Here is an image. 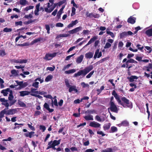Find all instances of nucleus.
I'll return each instance as SVG.
<instances>
[{
	"label": "nucleus",
	"instance_id": "3c124183",
	"mask_svg": "<svg viewBox=\"0 0 152 152\" xmlns=\"http://www.w3.org/2000/svg\"><path fill=\"white\" fill-rule=\"evenodd\" d=\"M75 86H71L70 87H69V92H71L72 91L74 90Z\"/></svg>",
	"mask_w": 152,
	"mask_h": 152
},
{
	"label": "nucleus",
	"instance_id": "4d7b16f0",
	"mask_svg": "<svg viewBox=\"0 0 152 152\" xmlns=\"http://www.w3.org/2000/svg\"><path fill=\"white\" fill-rule=\"evenodd\" d=\"M39 84L38 82H36L33 83L32 86L35 88H37L38 87Z\"/></svg>",
	"mask_w": 152,
	"mask_h": 152
},
{
	"label": "nucleus",
	"instance_id": "c85d7f7f",
	"mask_svg": "<svg viewBox=\"0 0 152 152\" xmlns=\"http://www.w3.org/2000/svg\"><path fill=\"white\" fill-rule=\"evenodd\" d=\"M14 125L15 126L14 127V129H16L17 128H19L20 127L23 126V124H19L17 123H15L14 124Z\"/></svg>",
	"mask_w": 152,
	"mask_h": 152
},
{
	"label": "nucleus",
	"instance_id": "13d9d810",
	"mask_svg": "<svg viewBox=\"0 0 152 152\" xmlns=\"http://www.w3.org/2000/svg\"><path fill=\"white\" fill-rule=\"evenodd\" d=\"M41 40V38H39L37 39H35L33 40L32 41V42L33 44L35 43H36L37 42H39Z\"/></svg>",
	"mask_w": 152,
	"mask_h": 152
},
{
	"label": "nucleus",
	"instance_id": "49530a36",
	"mask_svg": "<svg viewBox=\"0 0 152 152\" xmlns=\"http://www.w3.org/2000/svg\"><path fill=\"white\" fill-rule=\"evenodd\" d=\"M34 6H29L27 7H26L24 8V10L26 11H28L29 10L32 9L33 8Z\"/></svg>",
	"mask_w": 152,
	"mask_h": 152
},
{
	"label": "nucleus",
	"instance_id": "2eb2a0df",
	"mask_svg": "<svg viewBox=\"0 0 152 152\" xmlns=\"http://www.w3.org/2000/svg\"><path fill=\"white\" fill-rule=\"evenodd\" d=\"M11 90L10 88H8L5 89L1 91V93L3 94L4 96H6L8 94V92H10Z\"/></svg>",
	"mask_w": 152,
	"mask_h": 152
},
{
	"label": "nucleus",
	"instance_id": "2f4dec72",
	"mask_svg": "<svg viewBox=\"0 0 152 152\" xmlns=\"http://www.w3.org/2000/svg\"><path fill=\"white\" fill-rule=\"evenodd\" d=\"M102 152H113V150L112 148H109L102 150Z\"/></svg>",
	"mask_w": 152,
	"mask_h": 152
},
{
	"label": "nucleus",
	"instance_id": "1a4fd4ad",
	"mask_svg": "<svg viewBox=\"0 0 152 152\" xmlns=\"http://www.w3.org/2000/svg\"><path fill=\"white\" fill-rule=\"evenodd\" d=\"M89 125L90 126L94 128H99L100 127L101 125L98 123L93 121L91 122Z\"/></svg>",
	"mask_w": 152,
	"mask_h": 152
},
{
	"label": "nucleus",
	"instance_id": "412c9836",
	"mask_svg": "<svg viewBox=\"0 0 152 152\" xmlns=\"http://www.w3.org/2000/svg\"><path fill=\"white\" fill-rule=\"evenodd\" d=\"M84 57L83 55H81L77 58L76 62L78 64L80 63L82 61Z\"/></svg>",
	"mask_w": 152,
	"mask_h": 152
},
{
	"label": "nucleus",
	"instance_id": "5701e85b",
	"mask_svg": "<svg viewBox=\"0 0 152 152\" xmlns=\"http://www.w3.org/2000/svg\"><path fill=\"white\" fill-rule=\"evenodd\" d=\"M40 6V3L36 5V10L34 11V14L35 15H39L38 12L39 11V7Z\"/></svg>",
	"mask_w": 152,
	"mask_h": 152
},
{
	"label": "nucleus",
	"instance_id": "f3484780",
	"mask_svg": "<svg viewBox=\"0 0 152 152\" xmlns=\"http://www.w3.org/2000/svg\"><path fill=\"white\" fill-rule=\"evenodd\" d=\"M125 62H126L125 64H123L121 65V68L126 67V68H127L129 66L128 64L129 63L127 61L126 58H124L122 61L123 63H124Z\"/></svg>",
	"mask_w": 152,
	"mask_h": 152
},
{
	"label": "nucleus",
	"instance_id": "4c0bfd02",
	"mask_svg": "<svg viewBox=\"0 0 152 152\" xmlns=\"http://www.w3.org/2000/svg\"><path fill=\"white\" fill-rule=\"evenodd\" d=\"M141 45H140V44H137L136 45V47H137L138 49L140 50L142 52H143L144 50H143V49L144 48V47L143 46L141 47Z\"/></svg>",
	"mask_w": 152,
	"mask_h": 152
},
{
	"label": "nucleus",
	"instance_id": "09e8293b",
	"mask_svg": "<svg viewBox=\"0 0 152 152\" xmlns=\"http://www.w3.org/2000/svg\"><path fill=\"white\" fill-rule=\"evenodd\" d=\"M121 124L122 125V126H128L129 125V123L128 122L126 121H124L122 122H121Z\"/></svg>",
	"mask_w": 152,
	"mask_h": 152
},
{
	"label": "nucleus",
	"instance_id": "c03bdc74",
	"mask_svg": "<svg viewBox=\"0 0 152 152\" xmlns=\"http://www.w3.org/2000/svg\"><path fill=\"white\" fill-rule=\"evenodd\" d=\"M3 31L6 32H10L12 31V29L11 28H8L7 27H6L3 29Z\"/></svg>",
	"mask_w": 152,
	"mask_h": 152
},
{
	"label": "nucleus",
	"instance_id": "9d476101",
	"mask_svg": "<svg viewBox=\"0 0 152 152\" xmlns=\"http://www.w3.org/2000/svg\"><path fill=\"white\" fill-rule=\"evenodd\" d=\"M136 20V18L132 16H131L128 18L127 21L128 23L133 24L135 23Z\"/></svg>",
	"mask_w": 152,
	"mask_h": 152
},
{
	"label": "nucleus",
	"instance_id": "39448f33",
	"mask_svg": "<svg viewBox=\"0 0 152 152\" xmlns=\"http://www.w3.org/2000/svg\"><path fill=\"white\" fill-rule=\"evenodd\" d=\"M86 15L87 17H89L90 18H98L100 17L99 15L94 13L92 12L89 13L88 12H87L86 13Z\"/></svg>",
	"mask_w": 152,
	"mask_h": 152
},
{
	"label": "nucleus",
	"instance_id": "864d4df0",
	"mask_svg": "<svg viewBox=\"0 0 152 152\" xmlns=\"http://www.w3.org/2000/svg\"><path fill=\"white\" fill-rule=\"evenodd\" d=\"M9 102V106H11L12 105H13L16 102V100L15 99H12V100H10Z\"/></svg>",
	"mask_w": 152,
	"mask_h": 152
},
{
	"label": "nucleus",
	"instance_id": "393cba45",
	"mask_svg": "<svg viewBox=\"0 0 152 152\" xmlns=\"http://www.w3.org/2000/svg\"><path fill=\"white\" fill-rule=\"evenodd\" d=\"M34 134V132L32 131L28 133H25L24 134V135L27 137H29L30 138H31L32 135Z\"/></svg>",
	"mask_w": 152,
	"mask_h": 152
},
{
	"label": "nucleus",
	"instance_id": "f257e3e1",
	"mask_svg": "<svg viewBox=\"0 0 152 152\" xmlns=\"http://www.w3.org/2000/svg\"><path fill=\"white\" fill-rule=\"evenodd\" d=\"M93 68L92 65H90L89 66L86 67L84 69L80 70L77 73H75L74 76L77 77L81 75H82L83 77H84L92 70Z\"/></svg>",
	"mask_w": 152,
	"mask_h": 152
},
{
	"label": "nucleus",
	"instance_id": "8fccbe9b",
	"mask_svg": "<svg viewBox=\"0 0 152 152\" xmlns=\"http://www.w3.org/2000/svg\"><path fill=\"white\" fill-rule=\"evenodd\" d=\"M94 70L92 71L86 76V78H90L92 75L94 74Z\"/></svg>",
	"mask_w": 152,
	"mask_h": 152
},
{
	"label": "nucleus",
	"instance_id": "58836bf2",
	"mask_svg": "<svg viewBox=\"0 0 152 152\" xmlns=\"http://www.w3.org/2000/svg\"><path fill=\"white\" fill-rule=\"evenodd\" d=\"M108 29H107L106 30V33L110 35L112 38H114L115 37L114 34L113 32L108 31Z\"/></svg>",
	"mask_w": 152,
	"mask_h": 152
},
{
	"label": "nucleus",
	"instance_id": "a19ab883",
	"mask_svg": "<svg viewBox=\"0 0 152 152\" xmlns=\"http://www.w3.org/2000/svg\"><path fill=\"white\" fill-rule=\"evenodd\" d=\"M6 55L5 50H0V56H4Z\"/></svg>",
	"mask_w": 152,
	"mask_h": 152
},
{
	"label": "nucleus",
	"instance_id": "ea45409f",
	"mask_svg": "<svg viewBox=\"0 0 152 152\" xmlns=\"http://www.w3.org/2000/svg\"><path fill=\"white\" fill-rule=\"evenodd\" d=\"M145 48L147 50H148L147 51V53H151L152 51V49L150 47L145 46Z\"/></svg>",
	"mask_w": 152,
	"mask_h": 152
},
{
	"label": "nucleus",
	"instance_id": "774afa93",
	"mask_svg": "<svg viewBox=\"0 0 152 152\" xmlns=\"http://www.w3.org/2000/svg\"><path fill=\"white\" fill-rule=\"evenodd\" d=\"M44 107L48 110L49 108V106L48 103H45L44 105Z\"/></svg>",
	"mask_w": 152,
	"mask_h": 152
},
{
	"label": "nucleus",
	"instance_id": "5fc2aeb1",
	"mask_svg": "<svg viewBox=\"0 0 152 152\" xmlns=\"http://www.w3.org/2000/svg\"><path fill=\"white\" fill-rule=\"evenodd\" d=\"M19 63L23 64L26 63L27 62V60L26 59H19Z\"/></svg>",
	"mask_w": 152,
	"mask_h": 152
},
{
	"label": "nucleus",
	"instance_id": "f03ea898",
	"mask_svg": "<svg viewBox=\"0 0 152 152\" xmlns=\"http://www.w3.org/2000/svg\"><path fill=\"white\" fill-rule=\"evenodd\" d=\"M8 109L5 108L0 112V122L2 121V118L4 117V114L6 115H13L16 112L17 110L15 109H10L7 110Z\"/></svg>",
	"mask_w": 152,
	"mask_h": 152
},
{
	"label": "nucleus",
	"instance_id": "338daca9",
	"mask_svg": "<svg viewBox=\"0 0 152 152\" xmlns=\"http://www.w3.org/2000/svg\"><path fill=\"white\" fill-rule=\"evenodd\" d=\"M63 26V24L61 23H58L56 25V26L57 27H62Z\"/></svg>",
	"mask_w": 152,
	"mask_h": 152
},
{
	"label": "nucleus",
	"instance_id": "9b49d317",
	"mask_svg": "<svg viewBox=\"0 0 152 152\" xmlns=\"http://www.w3.org/2000/svg\"><path fill=\"white\" fill-rule=\"evenodd\" d=\"M61 141V140L59 139L58 140H55L52 142L51 144L52 145L53 147V148L54 150H56V149L55 146L59 145L60 144Z\"/></svg>",
	"mask_w": 152,
	"mask_h": 152
},
{
	"label": "nucleus",
	"instance_id": "79ce46f5",
	"mask_svg": "<svg viewBox=\"0 0 152 152\" xmlns=\"http://www.w3.org/2000/svg\"><path fill=\"white\" fill-rule=\"evenodd\" d=\"M76 9L75 7H72V13L71 14V16H72L75 14Z\"/></svg>",
	"mask_w": 152,
	"mask_h": 152
},
{
	"label": "nucleus",
	"instance_id": "cd10ccee",
	"mask_svg": "<svg viewBox=\"0 0 152 152\" xmlns=\"http://www.w3.org/2000/svg\"><path fill=\"white\" fill-rule=\"evenodd\" d=\"M118 131L117 128L116 127L113 126L111 128L110 130V133H113L115 132H117Z\"/></svg>",
	"mask_w": 152,
	"mask_h": 152
},
{
	"label": "nucleus",
	"instance_id": "72a5a7b5",
	"mask_svg": "<svg viewBox=\"0 0 152 152\" xmlns=\"http://www.w3.org/2000/svg\"><path fill=\"white\" fill-rule=\"evenodd\" d=\"M127 36V32L126 31H124L121 33L120 34V38H123Z\"/></svg>",
	"mask_w": 152,
	"mask_h": 152
},
{
	"label": "nucleus",
	"instance_id": "680f3d73",
	"mask_svg": "<svg viewBox=\"0 0 152 152\" xmlns=\"http://www.w3.org/2000/svg\"><path fill=\"white\" fill-rule=\"evenodd\" d=\"M66 1V0H62V1H61L57 3L58 5V6H60L62 4L64 3Z\"/></svg>",
	"mask_w": 152,
	"mask_h": 152
},
{
	"label": "nucleus",
	"instance_id": "6e6d98bb",
	"mask_svg": "<svg viewBox=\"0 0 152 152\" xmlns=\"http://www.w3.org/2000/svg\"><path fill=\"white\" fill-rule=\"evenodd\" d=\"M45 28L47 30V33L48 34H49L50 33V27L49 25H45Z\"/></svg>",
	"mask_w": 152,
	"mask_h": 152
},
{
	"label": "nucleus",
	"instance_id": "dca6fc26",
	"mask_svg": "<svg viewBox=\"0 0 152 152\" xmlns=\"http://www.w3.org/2000/svg\"><path fill=\"white\" fill-rule=\"evenodd\" d=\"M19 93L21 96H25L28 95L30 93V92L27 91H20Z\"/></svg>",
	"mask_w": 152,
	"mask_h": 152
},
{
	"label": "nucleus",
	"instance_id": "603ef678",
	"mask_svg": "<svg viewBox=\"0 0 152 152\" xmlns=\"http://www.w3.org/2000/svg\"><path fill=\"white\" fill-rule=\"evenodd\" d=\"M30 95L32 96L38 97V98H39V99H41L42 98V96H41L39 95H37L36 94H31Z\"/></svg>",
	"mask_w": 152,
	"mask_h": 152
},
{
	"label": "nucleus",
	"instance_id": "4be33fe9",
	"mask_svg": "<svg viewBox=\"0 0 152 152\" xmlns=\"http://www.w3.org/2000/svg\"><path fill=\"white\" fill-rule=\"evenodd\" d=\"M97 37L96 36H94L90 40L88 41L87 44L85 45V46H88L90 44H91L92 43L94 42L96 39H97Z\"/></svg>",
	"mask_w": 152,
	"mask_h": 152
},
{
	"label": "nucleus",
	"instance_id": "423d86ee",
	"mask_svg": "<svg viewBox=\"0 0 152 152\" xmlns=\"http://www.w3.org/2000/svg\"><path fill=\"white\" fill-rule=\"evenodd\" d=\"M110 110L112 112L117 113L118 110L113 102H111L110 104Z\"/></svg>",
	"mask_w": 152,
	"mask_h": 152
},
{
	"label": "nucleus",
	"instance_id": "20e7f679",
	"mask_svg": "<svg viewBox=\"0 0 152 152\" xmlns=\"http://www.w3.org/2000/svg\"><path fill=\"white\" fill-rule=\"evenodd\" d=\"M57 54L56 53H47L44 58V59L47 60H51L53 58L55 57Z\"/></svg>",
	"mask_w": 152,
	"mask_h": 152
},
{
	"label": "nucleus",
	"instance_id": "473e14b6",
	"mask_svg": "<svg viewBox=\"0 0 152 152\" xmlns=\"http://www.w3.org/2000/svg\"><path fill=\"white\" fill-rule=\"evenodd\" d=\"M37 20V19L31 20L30 19L29 20L26 21L24 22V23L26 25H28L34 22Z\"/></svg>",
	"mask_w": 152,
	"mask_h": 152
},
{
	"label": "nucleus",
	"instance_id": "7ed1b4c3",
	"mask_svg": "<svg viewBox=\"0 0 152 152\" xmlns=\"http://www.w3.org/2000/svg\"><path fill=\"white\" fill-rule=\"evenodd\" d=\"M121 102H118L119 104L123 106V107H129L130 109L132 108V103L124 96L122 97L121 98Z\"/></svg>",
	"mask_w": 152,
	"mask_h": 152
},
{
	"label": "nucleus",
	"instance_id": "aec40b11",
	"mask_svg": "<svg viewBox=\"0 0 152 152\" xmlns=\"http://www.w3.org/2000/svg\"><path fill=\"white\" fill-rule=\"evenodd\" d=\"M85 113L90 115V114H93L94 113L96 114V112L94 109L92 110H88L85 112Z\"/></svg>",
	"mask_w": 152,
	"mask_h": 152
},
{
	"label": "nucleus",
	"instance_id": "6e6552de",
	"mask_svg": "<svg viewBox=\"0 0 152 152\" xmlns=\"http://www.w3.org/2000/svg\"><path fill=\"white\" fill-rule=\"evenodd\" d=\"M81 29L82 27L80 26H79L77 27L72 30L69 31L68 33L70 34H73L80 31L81 30Z\"/></svg>",
	"mask_w": 152,
	"mask_h": 152
},
{
	"label": "nucleus",
	"instance_id": "f8f14e48",
	"mask_svg": "<svg viewBox=\"0 0 152 152\" xmlns=\"http://www.w3.org/2000/svg\"><path fill=\"white\" fill-rule=\"evenodd\" d=\"M102 56V53L101 52H99V49H97L95 51L94 55V58L95 59L97 57L99 58Z\"/></svg>",
	"mask_w": 152,
	"mask_h": 152
},
{
	"label": "nucleus",
	"instance_id": "c756f323",
	"mask_svg": "<svg viewBox=\"0 0 152 152\" xmlns=\"http://www.w3.org/2000/svg\"><path fill=\"white\" fill-rule=\"evenodd\" d=\"M14 98V96L13 95V92L11 90L10 92L9 96L8 99L9 100H12Z\"/></svg>",
	"mask_w": 152,
	"mask_h": 152
},
{
	"label": "nucleus",
	"instance_id": "e433bc0d",
	"mask_svg": "<svg viewBox=\"0 0 152 152\" xmlns=\"http://www.w3.org/2000/svg\"><path fill=\"white\" fill-rule=\"evenodd\" d=\"M18 104L20 105V106L22 107H24L26 106V104H25V103L22 101L18 100Z\"/></svg>",
	"mask_w": 152,
	"mask_h": 152
},
{
	"label": "nucleus",
	"instance_id": "bf43d9fd",
	"mask_svg": "<svg viewBox=\"0 0 152 152\" xmlns=\"http://www.w3.org/2000/svg\"><path fill=\"white\" fill-rule=\"evenodd\" d=\"M11 73L12 75L17 76L18 75V73L16 71L15 69H12L11 71Z\"/></svg>",
	"mask_w": 152,
	"mask_h": 152
},
{
	"label": "nucleus",
	"instance_id": "e2e57ef3",
	"mask_svg": "<svg viewBox=\"0 0 152 152\" xmlns=\"http://www.w3.org/2000/svg\"><path fill=\"white\" fill-rule=\"evenodd\" d=\"M23 23L21 21H20L18 22H16L15 23V25L16 26L20 25L21 26L22 25Z\"/></svg>",
	"mask_w": 152,
	"mask_h": 152
},
{
	"label": "nucleus",
	"instance_id": "a878e982",
	"mask_svg": "<svg viewBox=\"0 0 152 152\" xmlns=\"http://www.w3.org/2000/svg\"><path fill=\"white\" fill-rule=\"evenodd\" d=\"M145 34L148 37L152 36V28H150L147 30L145 32Z\"/></svg>",
	"mask_w": 152,
	"mask_h": 152
},
{
	"label": "nucleus",
	"instance_id": "052dcab7",
	"mask_svg": "<svg viewBox=\"0 0 152 152\" xmlns=\"http://www.w3.org/2000/svg\"><path fill=\"white\" fill-rule=\"evenodd\" d=\"M81 85L82 86L83 88L86 87H88L89 85L88 84H86L84 82H82L81 83Z\"/></svg>",
	"mask_w": 152,
	"mask_h": 152
},
{
	"label": "nucleus",
	"instance_id": "37998d69",
	"mask_svg": "<svg viewBox=\"0 0 152 152\" xmlns=\"http://www.w3.org/2000/svg\"><path fill=\"white\" fill-rule=\"evenodd\" d=\"M52 142V141H50V142H48V146L47 147L46 149L47 150L50 149V148H52L53 149V147L52 145H51V143Z\"/></svg>",
	"mask_w": 152,
	"mask_h": 152
},
{
	"label": "nucleus",
	"instance_id": "a18cd8bd",
	"mask_svg": "<svg viewBox=\"0 0 152 152\" xmlns=\"http://www.w3.org/2000/svg\"><path fill=\"white\" fill-rule=\"evenodd\" d=\"M111 45L109 42H107L104 46V49L108 48L111 47Z\"/></svg>",
	"mask_w": 152,
	"mask_h": 152
},
{
	"label": "nucleus",
	"instance_id": "a211bd4d",
	"mask_svg": "<svg viewBox=\"0 0 152 152\" xmlns=\"http://www.w3.org/2000/svg\"><path fill=\"white\" fill-rule=\"evenodd\" d=\"M65 7L64 6H63L61 7V8L60 10L58 11V13L57 15L56 16L58 19H59L61 16V15L62 13V11L63 10V9H64Z\"/></svg>",
	"mask_w": 152,
	"mask_h": 152
},
{
	"label": "nucleus",
	"instance_id": "0e129e2a",
	"mask_svg": "<svg viewBox=\"0 0 152 152\" xmlns=\"http://www.w3.org/2000/svg\"><path fill=\"white\" fill-rule=\"evenodd\" d=\"M118 44L117 42H115L113 46V50L114 51L116 50L117 48Z\"/></svg>",
	"mask_w": 152,
	"mask_h": 152
},
{
	"label": "nucleus",
	"instance_id": "de8ad7c7",
	"mask_svg": "<svg viewBox=\"0 0 152 152\" xmlns=\"http://www.w3.org/2000/svg\"><path fill=\"white\" fill-rule=\"evenodd\" d=\"M64 82L66 86L67 87H69L71 86L70 85L69 81L68 79H65L64 80Z\"/></svg>",
	"mask_w": 152,
	"mask_h": 152
},
{
	"label": "nucleus",
	"instance_id": "b1692460",
	"mask_svg": "<svg viewBox=\"0 0 152 152\" xmlns=\"http://www.w3.org/2000/svg\"><path fill=\"white\" fill-rule=\"evenodd\" d=\"M93 53L91 52H89L85 54V57L87 58L90 59L91 58L93 55Z\"/></svg>",
	"mask_w": 152,
	"mask_h": 152
},
{
	"label": "nucleus",
	"instance_id": "bb28decb",
	"mask_svg": "<svg viewBox=\"0 0 152 152\" xmlns=\"http://www.w3.org/2000/svg\"><path fill=\"white\" fill-rule=\"evenodd\" d=\"M111 124L108 123L107 124H105L103 126V129L104 131L109 129L110 126Z\"/></svg>",
	"mask_w": 152,
	"mask_h": 152
},
{
	"label": "nucleus",
	"instance_id": "f704fd0d",
	"mask_svg": "<svg viewBox=\"0 0 152 152\" xmlns=\"http://www.w3.org/2000/svg\"><path fill=\"white\" fill-rule=\"evenodd\" d=\"M27 1L26 0H20V4L23 6H25L26 4H27Z\"/></svg>",
	"mask_w": 152,
	"mask_h": 152
},
{
	"label": "nucleus",
	"instance_id": "c9c22d12",
	"mask_svg": "<svg viewBox=\"0 0 152 152\" xmlns=\"http://www.w3.org/2000/svg\"><path fill=\"white\" fill-rule=\"evenodd\" d=\"M53 78V76L51 75H49L45 78V81L48 82L50 81Z\"/></svg>",
	"mask_w": 152,
	"mask_h": 152
},
{
	"label": "nucleus",
	"instance_id": "6ab92c4d",
	"mask_svg": "<svg viewBox=\"0 0 152 152\" xmlns=\"http://www.w3.org/2000/svg\"><path fill=\"white\" fill-rule=\"evenodd\" d=\"M83 118L86 121H93V116L91 115H88L83 117Z\"/></svg>",
	"mask_w": 152,
	"mask_h": 152
},
{
	"label": "nucleus",
	"instance_id": "0eeeda50",
	"mask_svg": "<svg viewBox=\"0 0 152 152\" xmlns=\"http://www.w3.org/2000/svg\"><path fill=\"white\" fill-rule=\"evenodd\" d=\"M0 101L2 102L1 104L5 106V108L8 109L9 104L8 102V100L5 99L4 98H1Z\"/></svg>",
	"mask_w": 152,
	"mask_h": 152
},
{
	"label": "nucleus",
	"instance_id": "7c9ffc66",
	"mask_svg": "<svg viewBox=\"0 0 152 152\" xmlns=\"http://www.w3.org/2000/svg\"><path fill=\"white\" fill-rule=\"evenodd\" d=\"M76 70L75 69H72L65 72V73L66 74H70L72 73L75 72Z\"/></svg>",
	"mask_w": 152,
	"mask_h": 152
},
{
	"label": "nucleus",
	"instance_id": "ddd939ff",
	"mask_svg": "<svg viewBox=\"0 0 152 152\" xmlns=\"http://www.w3.org/2000/svg\"><path fill=\"white\" fill-rule=\"evenodd\" d=\"M112 94L115 98V99L117 100L118 102H121V100L120 97H119L118 96L117 94L116 93L115 90H113V91L112 93Z\"/></svg>",
	"mask_w": 152,
	"mask_h": 152
},
{
	"label": "nucleus",
	"instance_id": "4468645a",
	"mask_svg": "<svg viewBox=\"0 0 152 152\" xmlns=\"http://www.w3.org/2000/svg\"><path fill=\"white\" fill-rule=\"evenodd\" d=\"M138 77L135 75H131L130 77H128L127 79H128L130 82H133L135 79H137Z\"/></svg>",
	"mask_w": 152,
	"mask_h": 152
},
{
	"label": "nucleus",
	"instance_id": "69168bd1",
	"mask_svg": "<svg viewBox=\"0 0 152 152\" xmlns=\"http://www.w3.org/2000/svg\"><path fill=\"white\" fill-rule=\"evenodd\" d=\"M28 127L32 131H35V127L34 126L30 124H28Z\"/></svg>",
	"mask_w": 152,
	"mask_h": 152
}]
</instances>
